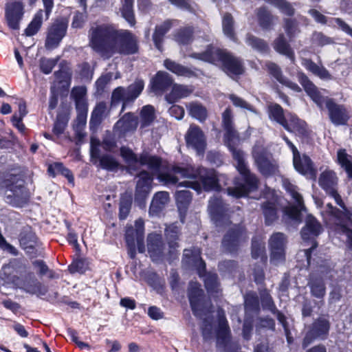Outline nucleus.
I'll list each match as a JSON object with an SVG mask.
<instances>
[{
  "instance_id": "f257e3e1",
  "label": "nucleus",
  "mask_w": 352,
  "mask_h": 352,
  "mask_svg": "<svg viewBox=\"0 0 352 352\" xmlns=\"http://www.w3.org/2000/svg\"><path fill=\"white\" fill-rule=\"evenodd\" d=\"M89 45L104 59L114 54L133 55L139 52L138 37L130 30L117 29L108 23L97 25L89 31Z\"/></svg>"
},
{
  "instance_id": "f03ea898",
  "label": "nucleus",
  "mask_w": 352,
  "mask_h": 352,
  "mask_svg": "<svg viewBox=\"0 0 352 352\" xmlns=\"http://www.w3.org/2000/svg\"><path fill=\"white\" fill-rule=\"evenodd\" d=\"M189 57L217 66L231 78L239 77L245 73L243 58L213 44H208L203 52L190 54Z\"/></svg>"
},
{
  "instance_id": "7ed1b4c3",
  "label": "nucleus",
  "mask_w": 352,
  "mask_h": 352,
  "mask_svg": "<svg viewBox=\"0 0 352 352\" xmlns=\"http://www.w3.org/2000/svg\"><path fill=\"white\" fill-rule=\"evenodd\" d=\"M27 269L26 261L23 258H10L2 267L3 274L8 282L16 286L22 285L25 291L30 294L45 296L48 292L47 287L38 281L32 272L28 273V276H32L29 280L21 278Z\"/></svg>"
},
{
  "instance_id": "20e7f679",
  "label": "nucleus",
  "mask_w": 352,
  "mask_h": 352,
  "mask_svg": "<svg viewBox=\"0 0 352 352\" xmlns=\"http://www.w3.org/2000/svg\"><path fill=\"white\" fill-rule=\"evenodd\" d=\"M23 179L18 174H9L3 179L1 186L5 189V200L15 208H23L30 199V193Z\"/></svg>"
},
{
  "instance_id": "39448f33",
  "label": "nucleus",
  "mask_w": 352,
  "mask_h": 352,
  "mask_svg": "<svg viewBox=\"0 0 352 352\" xmlns=\"http://www.w3.org/2000/svg\"><path fill=\"white\" fill-rule=\"evenodd\" d=\"M280 212L294 220H298L300 212L294 206H285L283 199L278 192L265 186V226L275 222Z\"/></svg>"
},
{
  "instance_id": "423d86ee",
  "label": "nucleus",
  "mask_w": 352,
  "mask_h": 352,
  "mask_svg": "<svg viewBox=\"0 0 352 352\" xmlns=\"http://www.w3.org/2000/svg\"><path fill=\"white\" fill-rule=\"evenodd\" d=\"M238 172L239 175L234 179V186L227 188L228 194L236 198L248 197L258 189L259 181L248 167Z\"/></svg>"
},
{
  "instance_id": "0eeeda50",
  "label": "nucleus",
  "mask_w": 352,
  "mask_h": 352,
  "mask_svg": "<svg viewBox=\"0 0 352 352\" xmlns=\"http://www.w3.org/2000/svg\"><path fill=\"white\" fill-rule=\"evenodd\" d=\"M120 156L129 164L139 163L141 166H147L150 170H158L162 166V157L151 155L144 151L139 157L129 147L122 146L120 148Z\"/></svg>"
},
{
  "instance_id": "6e6552de",
  "label": "nucleus",
  "mask_w": 352,
  "mask_h": 352,
  "mask_svg": "<svg viewBox=\"0 0 352 352\" xmlns=\"http://www.w3.org/2000/svg\"><path fill=\"white\" fill-rule=\"evenodd\" d=\"M69 24L67 17L56 19L47 28L45 47L47 50L57 48L66 36Z\"/></svg>"
},
{
  "instance_id": "1a4fd4ad",
  "label": "nucleus",
  "mask_w": 352,
  "mask_h": 352,
  "mask_svg": "<svg viewBox=\"0 0 352 352\" xmlns=\"http://www.w3.org/2000/svg\"><path fill=\"white\" fill-rule=\"evenodd\" d=\"M248 239L246 228L239 224L229 228L223 235L221 244L226 252L236 254Z\"/></svg>"
},
{
  "instance_id": "9d476101",
  "label": "nucleus",
  "mask_w": 352,
  "mask_h": 352,
  "mask_svg": "<svg viewBox=\"0 0 352 352\" xmlns=\"http://www.w3.org/2000/svg\"><path fill=\"white\" fill-rule=\"evenodd\" d=\"M187 296L190 309L196 317H201L207 312L204 291L198 282H190Z\"/></svg>"
},
{
  "instance_id": "9b49d317",
  "label": "nucleus",
  "mask_w": 352,
  "mask_h": 352,
  "mask_svg": "<svg viewBox=\"0 0 352 352\" xmlns=\"http://www.w3.org/2000/svg\"><path fill=\"white\" fill-rule=\"evenodd\" d=\"M4 17L10 30H19L24 17L25 5L22 0H11L5 4Z\"/></svg>"
},
{
  "instance_id": "f8f14e48",
  "label": "nucleus",
  "mask_w": 352,
  "mask_h": 352,
  "mask_svg": "<svg viewBox=\"0 0 352 352\" xmlns=\"http://www.w3.org/2000/svg\"><path fill=\"white\" fill-rule=\"evenodd\" d=\"M147 250L151 261L154 263H162L166 261L171 263L174 261L168 259L166 243L160 234L153 232L148 235Z\"/></svg>"
},
{
  "instance_id": "ddd939ff",
  "label": "nucleus",
  "mask_w": 352,
  "mask_h": 352,
  "mask_svg": "<svg viewBox=\"0 0 352 352\" xmlns=\"http://www.w3.org/2000/svg\"><path fill=\"white\" fill-rule=\"evenodd\" d=\"M184 140L186 147L194 149L198 155H203L207 146L206 137L201 127L195 124L189 126Z\"/></svg>"
},
{
  "instance_id": "4468645a",
  "label": "nucleus",
  "mask_w": 352,
  "mask_h": 352,
  "mask_svg": "<svg viewBox=\"0 0 352 352\" xmlns=\"http://www.w3.org/2000/svg\"><path fill=\"white\" fill-rule=\"evenodd\" d=\"M338 180V177L334 171L325 170L319 176L318 184L327 195L334 199L338 206L343 208L344 203L337 190Z\"/></svg>"
},
{
  "instance_id": "2eb2a0df",
  "label": "nucleus",
  "mask_w": 352,
  "mask_h": 352,
  "mask_svg": "<svg viewBox=\"0 0 352 352\" xmlns=\"http://www.w3.org/2000/svg\"><path fill=\"white\" fill-rule=\"evenodd\" d=\"M329 329L330 323L327 318L321 317L316 320L306 332L302 343L303 349L316 339H325L329 334Z\"/></svg>"
},
{
  "instance_id": "dca6fc26",
  "label": "nucleus",
  "mask_w": 352,
  "mask_h": 352,
  "mask_svg": "<svg viewBox=\"0 0 352 352\" xmlns=\"http://www.w3.org/2000/svg\"><path fill=\"white\" fill-rule=\"evenodd\" d=\"M182 263L188 268L195 270L200 278H202L206 274V264L201 256L199 249L195 248L184 249Z\"/></svg>"
},
{
  "instance_id": "f3484780",
  "label": "nucleus",
  "mask_w": 352,
  "mask_h": 352,
  "mask_svg": "<svg viewBox=\"0 0 352 352\" xmlns=\"http://www.w3.org/2000/svg\"><path fill=\"white\" fill-rule=\"evenodd\" d=\"M287 239L281 232L274 233L269 240L270 262L275 265L282 263L285 259Z\"/></svg>"
},
{
  "instance_id": "a211bd4d",
  "label": "nucleus",
  "mask_w": 352,
  "mask_h": 352,
  "mask_svg": "<svg viewBox=\"0 0 352 352\" xmlns=\"http://www.w3.org/2000/svg\"><path fill=\"white\" fill-rule=\"evenodd\" d=\"M137 177L138 179L135 190V201L144 204L151 190L153 177L148 171L142 170L138 173Z\"/></svg>"
},
{
  "instance_id": "6ab92c4d",
  "label": "nucleus",
  "mask_w": 352,
  "mask_h": 352,
  "mask_svg": "<svg viewBox=\"0 0 352 352\" xmlns=\"http://www.w3.org/2000/svg\"><path fill=\"white\" fill-rule=\"evenodd\" d=\"M180 235V228L175 223L167 226L164 229V236L168 246V259L169 261H175L179 258V254L177 249L179 247Z\"/></svg>"
},
{
  "instance_id": "aec40b11",
  "label": "nucleus",
  "mask_w": 352,
  "mask_h": 352,
  "mask_svg": "<svg viewBox=\"0 0 352 352\" xmlns=\"http://www.w3.org/2000/svg\"><path fill=\"white\" fill-rule=\"evenodd\" d=\"M173 78L166 72L158 71L151 78L148 87L155 95H162L173 85Z\"/></svg>"
},
{
  "instance_id": "412c9836",
  "label": "nucleus",
  "mask_w": 352,
  "mask_h": 352,
  "mask_svg": "<svg viewBox=\"0 0 352 352\" xmlns=\"http://www.w3.org/2000/svg\"><path fill=\"white\" fill-rule=\"evenodd\" d=\"M197 179L201 182L203 189L206 192L222 190L218 173L214 169L201 167Z\"/></svg>"
},
{
  "instance_id": "4be33fe9",
  "label": "nucleus",
  "mask_w": 352,
  "mask_h": 352,
  "mask_svg": "<svg viewBox=\"0 0 352 352\" xmlns=\"http://www.w3.org/2000/svg\"><path fill=\"white\" fill-rule=\"evenodd\" d=\"M326 107L329 111V119L334 125L346 124L349 115L344 105L336 103L333 99H327Z\"/></svg>"
},
{
  "instance_id": "5701e85b",
  "label": "nucleus",
  "mask_w": 352,
  "mask_h": 352,
  "mask_svg": "<svg viewBox=\"0 0 352 352\" xmlns=\"http://www.w3.org/2000/svg\"><path fill=\"white\" fill-rule=\"evenodd\" d=\"M294 168L299 173L305 176L307 179L316 181L317 170L310 157L306 155L298 154L293 157Z\"/></svg>"
},
{
  "instance_id": "b1692460",
  "label": "nucleus",
  "mask_w": 352,
  "mask_h": 352,
  "mask_svg": "<svg viewBox=\"0 0 352 352\" xmlns=\"http://www.w3.org/2000/svg\"><path fill=\"white\" fill-rule=\"evenodd\" d=\"M208 210L217 224L225 223L228 219V208L221 197H214L209 201Z\"/></svg>"
},
{
  "instance_id": "393cba45",
  "label": "nucleus",
  "mask_w": 352,
  "mask_h": 352,
  "mask_svg": "<svg viewBox=\"0 0 352 352\" xmlns=\"http://www.w3.org/2000/svg\"><path fill=\"white\" fill-rule=\"evenodd\" d=\"M19 243L21 248L28 256L32 258L38 256V254L36 249L38 237L30 228L21 232L19 235Z\"/></svg>"
},
{
  "instance_id": "a878e982",
  "label": "nucleus",
  "mask_w": 352,
  "mask_h": 352,
  "mask_svg": "<svg viewBox=\"0 0 352 352\" xmlns=\"http://www.w3.org/2000/svg\"><path fill=\"white\" fill-rule=\"evenodd\" d=\"M138 125V117L132 112L124 114L115 124L114 132H118L119 136L125 135L127 133L136 130Z\"/></svg>"
},
{
  "instance_id": "bb28decb",
  "label": "nucleus",
  "mask_w": 352,
  "mask_h": 352,
  "mask_svg": "<svg viewBox=\"0 0 352 352\" xmlns=\"http://www.w3.org/2000/svg\"><path fill=\"white\" fill-rule=\"evenodd\" d=\"M298 80L303 87L306 93L311 97V98L314 101V102L317 104L318 107H322L323 103H326V100L327 98H324L320 94L317 87L304 73L300 72L298 74Z\"/></svg>"
},
{
  "instance_id": "cd10ccee",
  "label": "nucleus",
  "mask_w": 352,
  "mask_h": 352,
  "mask_svg": "<svg viewBox=\"0 0 352 352\" xmlns=\"http://www.w3.org/2000/svg\"><path fill=\"white\" fill-rule=\"evenodd\" d=\"M282 126L287 131L295 133L299 136L307 137L308 135L306 122L298 118L296 115H288L283 122Z\"/></svg>"
},
{
  "instance_id": "c85d7f7f",
  "label": "nucleus",
  "mask_w": 352,
  "mask_h": 352,
  "mask_svg": "<svg viewBox=\"0 0 352 352\" xmlns=\"http://www.w3.org/2000/svg\"><path fill=\"white\" fill-rule=\"evenodd\" d=\"M164 66L166 69L178 76L186 78L197 77L196 71L199 70L196 67H193V69L189 68L170 58H166L164 60Z\"/></svg>"
},
{
  "instance_id": "c756f323",
  "label": "nucleus",
  "mask_w": 352,
  "mask_h": 352,
  "mask_svg": "<svg viewBox=\"0 0 352 352\" xmlns=\"http://www.w3.org/2000/svg\"><path fill=\"white\" fill-rule=\"evenodd\" d=\"M322 231L320 222L312 215H307L305 226L301 230L303 240L307 241L318 236Z\"/></svg>"
},
{
  "instance_id": "7c9ffc66",
  "label": "nucleus",
  "mask_w": 352,
  "mask_h": 352,
  "mask_svg": "<svg viewBox=\"0 0 352 352\" xmlns=\"http://www.w3.org/2000/svg\"><path fill=\"white\" fill-rule=\"evenodd\" d=\"M266 66L269 74L272 75L280 84L294 91H301V88L296 82H292L283 75L281 69L278 65L274 63H269Z\"/></svg>"
},
{
  "instance_id": "2f4dec72",
  "label": "nucleus",
  "mask_w": 352,
  "mask_h": 352,
  "mask_svg": "<svg viewBox=\"0 0 352 352\" xmlns=\"http://www.w3.org/2000/svg\"><path fill=\"white\" fill-rule=\"evenodd\" d=\"M70 118V111L67 107L63 108L57 113L52 127V133L56 137L61 136L66 130Z\"/></svg>"
},
{
  "instance_id": "473e14b6",
  "label": "nucleus",
  "mask_w": 352,
  "mask_h": 352,
  "mask_svg": "<svg viewBox=\"0 0 352 352\" xmlns=\"http://www.w3.org/2000/svg\"><path fill=\"white\" fill-rule=\"evenodd\" d=\"M222 125L225 130V141L233 142L238 139L237 133L233 126V115L230 107H227L222 113Z\"/></svg>"
},
{
  "instance_id": "72a5a7b5",
  "label": "nucleus",
  "mask_w": 352,
  "mask_h": 352,
  "mask_svg": "<svg viewBox=\"0 0 352 352\" xmlns=\"http://www.w3.org/2000/svg\"><path fill=\"white\" fill-rule=\"evenodd\" d=\"M193 89L188 85L174 83L170 93L165 96V99L169 104H173L181 98L189 96Z\"/></svg>"
},
{
  "instance_id": "f704fd0d",
  "label": "nucleus",
  "mask_w": 352,
  "mask_h": 352,
  "mask_svg": "<svg viewBox=\"0 0 352 352\" xmlns=\"http://www.w3.org/2000/svg\"><path fill=\"white\" fill-rule=\"evenodd\" d=\"M173 26V23L170 20L167 19L162 24L157 25L152 36L153 41L156 49L160 52L164 50L163 43L165 35L170 31Z\"/></svg>"
},
{
  "instance_id": "c9c22d12",
  "label": "nucleus",
  "mask_w": 352,
  "mask_h": 352,
  "mask_svg": "<svg viewBox=\"0 0 352 352\" xmlns=\"http://www.w3.org/2000/svg\"><path fill=\"white\" fill-rule=\"evenodd\" d=\"M272 45L276 52L286 56L290 60L292 63H295L296 56L294 51L283 34H279L274 41Z\"/></svg>"
},
{
  "instance_id": "e433bc0d",
  "label": "nucleus",
  "mask_w": 352,
  "mask_h": 352,
  "mask_svg": "<svg viewBox=\"0 0 352 352\" xmlns=\"http://www.w3.org/2000/svg\"><path fill=\"white\" fill-rule=\"evenodd\" d=\"M342 208L343 209V211L334 208L331 204H327V212L329 213L335 220V228H338L340 224L344 223H347L348 221L352 222V213L346 208L345 206Z\"/></svg>"
},
{
  "instance_id": "4c0bfd02",
  "label": "nucleus",
  "mask_w": 352,
  "mask_h": 352,
  "mask_svg": "<svg viewBox=\"0 0 352 352\" xmlns=\"http://www.w3.org/2000/svg\"><path fill=\"white\" fill-rule=\"evenodd\" d=\"M144 87V81L142 80H136L125 89L126 97L125 98V102L122 105L121 112L124 111L128 104L133 103L135 100L142 92Z\"/></svg>"
},
{
  "instance_id": "58836bf2",
  "label": "nucleus",
  "mask_w": 352,
  "mask_h": 352,
  "mask_svg": "<svg viewBox=\"0 0 352 352\" xmlns=\"http://www.w3.org/2000/svg\"><path fill=\"white\" fill-rule=\"evenodd\" d=\"M49 176L54 178L58 175L65 177L68 182L74 184V177L72 172L67 167H65L62 162H53L49 164L47 169Z\"/></svg>"
},
{
  "instance_id": "ea45409f",
  "label": "nucleus",
  "mask_w": 352,
  "mask_h": 352,
  "mask_svg": "<svg viewBox=\"0 0 352 352\" xmlns=\"http://www.w3.org/2000/svg\"><path fill=\"white\" fill-rule=\"evenodd\" d=\"M169 199L170 197L168 192L160 191L155 193L149 207L150 213L156 215L160 214L169 201Z\"/></svg>"
},
{
  "instance_id": "a19ab883",
  "label": "nucleus",
  "mask_w": 352,
  "mask_h": 352,
  "mask_svg": "<svg viewBox=\"0 0 352 352\" xmlns=\"http://www.w3.org/2000/svg\"><path fill=\"white\" fill-rule=\"evenodd\" d=\"M301 63L307 71L321 79H330L331 77L325 67L318 65L310 58H302Z\"/></svg>"
},
{
  "instance_id": "79ce46f5",
  "label": "nucleus",
  "mask_w": 352,
  "mask_h": 352,
  "mask_svg": "<svg viewBox=\"0 0 352 352\" xmlns=\"http://www.w3.org/2000/svg\"><path fill=\"white\" fill-rule=\"evenodd\" d=\"M265 309H268L278 319V320L280 322V323L282 324L283 327L284 328L287 342L289 343H291L292 340V338L289 336L290 332L287 327V322L286 321L285 316L278 311L277 309L276 308L274 304L273 303L272 300V298L269 296L265 293Z\"/></svg>"
},
{
  "instance_id": "37998d69",
  "label": "nucleus",
  "mask_w": 352,
  "mask_h": 352,
  "mask_svg": "<svg viewBox=\"0 0 352 352\" xmlns=\"http://www.w3.org/2000/svg\"><path fill=\"white\" fill-rule=\"evenodd\" d=\"M222 30L224 35L233 42L238 38L234 29V19L230 12H226L222 18Z\"/></svg>"
},
{
  "instance_id": "c03bdc74",
  "label": "nucleus",
  "mask_w": 352,
  "mask_h": 352,
  "mask_svg": "<svg viewBox=\"0 0 352 352\" xmlns=\"http://www.w3.org/2000/svg\"><path fill=\"white\" fill-rule=\"evenodd\" d=\"M175 41L181 45L190 44L194 39V29L186 26L178 29L174 34Z\"/></svg>"
},
{
  "instance_id": "a18cd8bd",
  "label": "nucleus",
  "mask_w": 352,
  "mask_h": 352,
  "mask_svg": "<svg viewBox=\"0 0 352 352\" xmlns=\"http://www.w3.org/2000/svg\"><path fill=\"white\" fill-rule=\"evenodd\" d=\"M43 10H38L34 15L32 21L24 30L26 36H32L36 34L43 25Z\"/></svg>"
},
{
  "instance_id": "49530a36",
  "label": "nucleus",
  "mask_w": 352,
  "mask_h": 352,
  "mask_svg": "<svg viewBox=\"0 0 352 352\" xmlns=\"http://www.w3.org/2000/svg\"><path fill=\"white\" fill-rule=\"evenodd\" d=\"M192 195L190 191L187 190H177L175 192V200L178 210L180 213L182 211L186 213V210L192 201Z\"/></svg>"
},
{
  "instance_id": "de8ad7c7",
  "label": "nucleus",
  "mask_w": 352,
  "mask_h": 352,
  "mask_svg": "<svg viewBox=\"0 0 352 352\" xmlns=\"http://www.w3.org/2000/svg\"><path fill=\"white\" fill-rule=\"evenodd\" d=\"M134 0H122L120 12L122 16L133 27L136 23L133 10Z\"/></svg>"
},
{
  "instance_id": "09e8293b",
  "label": "nucleus",
  "mask_w": 352,
  "mask_h": 352,
  "mask_svg": "<svg viewBox=\"0 0 352 352\" xmlns=\"http://www.w3.org/2000/svg\"><path fill=\"white\" fill-rule=\"evenodd\" d=\"M252 257L254 259L261 258L264 261V241L261 235H256L252 239L251 246Z\"/></svg>"
},
{
  "instance_id": "8fccbe9b",
  "label": "nucleus",
  "mask_w": 352,
  "mask_h": 352,
  "mask_svg": "<svg viewBox=\"0 0 352 352\" xmlns=\"http://www.w3.org/2000/svg\"><path fill=\"white\" fill-rule=\"evenodd\" d=\"M141 128L150 126L155 119V108L151 104L142 107L140 113Z\"/></svg>"
},
{
  "instance_id": "3c124183",
  "label": "nucleus",
  "mask_w": 352,
  "mask_h": 352,
  "mask_svg": "<svg viewBox=\"0 0 352 352\" xmlns=\"http://www.w3.org/2000/svg\"><path fill=\"white\" fill-rule=\"evenodd\" d=\"M203 277H205L204 283L208 293L210 294L218 293L220 286L218 275L216 273L206 272V275Z\"/></svg>"
},
{
  "instance_id": "603ef678",
  "label": "nucleus",
  "mask_w": 352,
  "mask_h": 352,
  "mask_svg": "<svg viewBox=\"0 0 352 352\" xmlns=\"http://www.w3.org/2000/svg\"><path fill=\"white\" fill-rule=\"evenodd\" d=\"M311 295L317 298L322 299L326 294V287L322 278H312L309 282Z\"/></svg>"
},
{
  "instance_id": "864d4df0",
  "label": "nucleus",
  "mask_w": 352,
  "mask_h": 352,
  "mask_svg": "<svg viewBox=\"0 0 352 352\" xmlns=\"http://www.w3.org/2000/svg\"><path fill=\"white\" fill-rule=\"evenodd\" d=\"M233 142L225 141L227 144L230 151L232 152L234 160L236 161V169L237 170H243V168H248V166L245 162L243 157V153L241 150L236 149L235 147V141Z\"/></svg>"
},
{
  "instance_id": "5fc2aeb1",
  "label": "nucleus",
  "mask_w": 352,
  "mask_h": 352,
  "mask_svg": "<svg viewBox=\"0 0 352 352\" xmlns=\"http://www.w3.org/2000/svg\"><path fill=\"white\" fill-rule=\"evenodd\" d=\"M161 168L163 170L168 169L167 166H161L158 170H153L157 173V178L160 182H162L165 185H178L179 182L177 176L173 175L169 171L161 170Z\"/></svg>"
},
{
  "instance_id": "6e6d98bb",
  "label": "nucleus",
  "mask_w": 352,
  "mask_h": 352,
  "mask_svg": "<svg viewBox=\"0 0 352 352\" xmlns=\"http://www.w3.org/2000/svg\"><path fill=\"white\" fill-rule=\"evenodd\" d=\"M201 167L194 168L192 167L180 166L174 165L171 167L170 170L175 173L180 174L182 177L189 179H197Z\"/></svg>"
},
{
  "instance_id": "4d7b16f0",
  "label": "nucleus",
  "mask_w": 352,
  "mask_h": 352,
  "mask_svg": "<svg viewBox=\"0 0 352 352\" xmlns=\"http://www.w3.org/2000/svg\"><path fill=\"white\" fill-rule=\"evenodd\" d=\"M99 161V166L107 171H116L120 167V163L109 154L102 155Z\"/></svg>"
},
{
  "instance_id": "13d9d810",
  "label": "nucleus",
  "mask_w": 352,
  "mask_h": 352,
  "mask_svg": "<svg viewBox=\"0 0 352 352\" xmlns=\"http://www.w3.org/2000/svg\"><path fill=\"white\" fill-rule=\"evenodd\" d=\"M32 265L38 268L37 273L40 276H47L50 279L58 278V275L53 270H50L43 260H35L32 261Z\"/></svg>"
},
{
  "instance_id": "bf43d9fd",
  "label": "nucleus",
  "mask_w": 352,
  "mask_h": 352,
  "mask_svg": "<svg viewBox=\"0 0 352 352\" xmlns=\"http://www.w3.org/2000/svg\"><path fill=\"white\" fill-rule=\"evenodd\" d=\"M252 156L258 166L260 173L264 174V146L260 142H256L254 144Z\"/></svg>"
},
{
  "instance_id": "052dcab7",
  "label": "nucleus",
  "mask_w": 352,
  "mask_h": 352,
  "mask_svg": "<svg viewBox=\"0 0 352 352\" xmlns=\"http://www.w3.org/2000/svg\"><path fill=\"white\" fill-rule=\"evenodd\" d=\"M190 115L198 120L199 122H204L208 117L206 108L201 104L191 103L189 107Z\"/></svg>"
},
{
  "instance_id": "680f3d73",
  "label": "nucleus",
  "mask_w": 352,
  "mask_h": 352,
  "mask_svg": "<svg viewBox=\"0 0 352 352\" xmlns=\"http://www.w3.org/2000/svg\"><path fill=\"white\" fill-rule=\"evenodd\" d=\"M100 144L104 151L109 153H113L118 147L115 135L109 131L106 132Z\"/></svg>"
},
{
  "instance_id": "e2e57ef3",
  "label": "nucleus",
  "mask_w": 352,
  "mask_h": 352,
  "mask_svg": "<svg viewBox=\"0 0 352 352\" xmlns=\"http://www.w3.org/2000/svg\"><path fill=\"white\" fill-rule=\"evenodd\" d=\"M132 206V198L130 196H122L119 203L118 217L120 220H124L129 216Z\"/></svg>"
},
{
  "instance_id": "0e129e2a",
  "label": "nucleus",
  "mask_w": 352,
  "mask_h": 352,
  "mask_svg": "<svg viewBox=\"0 0 352 352\" xmlns=\"http://www.w3.org/2000/svg\"><path fill=\"white\" fill-rule=\"evenodd\" d=\"M269 118L282 125L285 118L283 108L278 104L271 103L268 105Z\"/></svg>"
},
{
  "instance_id": "69168bd1",
  "label": "nucleus",
  "mask_w": 352,
  "mask_h": 352,
  "mask_svg": "<svg viewBox=\"0 0 352 352\" xmlns=\"http://www.w3.org/2000/svg\"><path fill=\"white\" fill-rule=\"evenodd\" d=\"M245 308L247 311L257 313L259 311V300L254 293H248L245 296Z\"/></svg>"
},
{
  "instance_id": "338daca9",
  "label": "nucleus",
  "mask_w": 352,
  "mask_h": 352,
  "mask_svg": "<svg viewBox=\"0 0 352 352\" xmlns=\"http://www.w3.org/2000/svg\"><path fill=\"white\" fill-rule=\"evenodd\" d=\"M173 6L190 13H195L198 6L193 0H168Z\"/></svg>"
},
{
  "instance_id": "774afa93",
  "label": "nucleus",
  "mask_w": 352,
  "mask_h": 352,
  "mask_svg": "<svg viewBox=\"0 0 352 352\" xmlns=\"http://www.w3.org/2000/svg\"><path fill=\"white\" fill-rule=\"evenodd\" d=\"M245 43L256 52H264V40L255 36L251 33L246 34Z\"/></svg>"
}]
</instances>
